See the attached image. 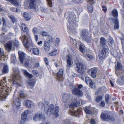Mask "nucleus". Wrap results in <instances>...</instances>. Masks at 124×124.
Returning <instances> with one entry per match:
<instances>
[{
  "label": "nucleus",
  "instance_id": "nucleus-26",
  "mask_svg": "<svg viewBox=\"0 0 124 124\" xmlns=\"http://www.w3.org/2000/svg\"><path fill=\"white\" fill-rule=\"evenodd\" d=\"M23 16L24 19L26 21H28L30 20L31 17L29 14L26 12H24L23 14Z\"/></svg>",
  "mask_w": 124,
  "mask_h": 124
},
{
  "label": "nucleus",
  "instance_id": "nucleus-23",
  "mask_svg": "<svg viewBox=\"0 0 124 124\" xmlns=\"http://www.w3.org/2000/svg\"><path fill=\"white\" fill-rule=\"evenodd\" d=\"M44 48L46 52L48 51L50 49V46L49 43L45 41L44 43Z\"/></svg>",
  "mask_w": 124,
  "mask_h": 124
},
{
  "label": "nucleus",
  "instance_id": "nucleus-39",
  "mask_svg": "<svg viewBox=\"0 0 124 124\" xmlns=\"http://www.w3.org/2000/svg\"><path fill=\"white\" fill-rule=\"evenodd\" d=\"M85 57L87 59L89 60H92L93 59V57L92 55L89 54H86L85 55Z\"/></svg>",
  "mask_w": 124,
  "mask_h": 124
},
{
  "label": "nucleus",
  "instance_id": "nucleus-61",
  "mask_svg": "<svg viewBox=\"0 0 124 124\" xmlns=\"http://www.w3.org/2000/svg\"><path fill=\"white\" fill-rule=\"evenodd\" d=\"M2 21H3V26H6V21H5V20L4 19V18H2Z\"/></svg>",
  "mask_w": 124,
  "mask_h": 124
},
{
  "label": "nucleus",
  "instance_id": "nucleus-15",
  "mask_svg": "<svg viewBox=\"0 0 124 124\" xmlns=\"http://www.w3.org/2000/svg\"><path fill=\"white\" fill-rule=\"evenodd\" d=\"M29 113V111L27 110H25L22 114L21 116V120L23 121V122H25L27 120V117ZM23 122H21L22 123Z\"/></svg>",
  "mask_w": 124,
  "mask_h": 124
},
{
  "label": "nucleus",
  "instance_id": "nucleus-32",
  "mask_svg": "<svg viewBox=\"0 0 124 124\" xmlns=\"http://www.w3.org/2000/svg\"><path fill=\"white\" fill-rule=\"evenodd\" d=\"M39 120H40L44 121L45 119V117L44 114L42 113H38Z\"/></svg>",
  "mask_w": 124,
  "mask_h": 124
},
{
  "label": "nucleus",
  "instance_id": "nucleus-33",
  "mask_svg": "<svg viewBox=\"0 0 124 124\" xmlns=\"http://www.w3.org/2000/svg\"><path fill=\"white\" fill-rule=\"evenodd\" d=\"M13 102L17 107H19L20 105V100L17 98Z\"/></svg>",
  "mask_w": 124,
  "mask_h": 124
},
{
  "label": "nucleus",
  "instance_id": "nucleus-9",
  "mask_svg": "<svg viewBox=\"0 0 124 124\" xmlns=\"http://www.w3.org/2000/svg\"><path fill=\"white\" fill-rule=\"evenodd\" d=\"M82 86L81 84L79 85H78V88H73V89L72 93H73L75 95H77L79 96H81L83 95V93L82 91L79 89Z\"/></svg>",
  "mask_w": 124,
  "mask_h": 124
},
{
  "label": "nucleus",
  "instance_id": "nucleus-29",
  "mask_svg": "<svg viewBox=\"0 0 124 124\" xmlns=\"http://www.w3.org/2000/svg\"><path fill=\"white\" fill-rule=\"evenodd\" d=\"M80 105V104L79 101H77L71 103V104L70 105L69 107L70 108L75 107L79 106Z\"/></svg>",
  "mask_w": 124,
  "mask_h": 124
},
{
  "label": "nucleus",
  "instance_id": "nucleus-53",
  "mask_svg": "<svg viewBox=\"0 0 124 124\" xmlns=\"http://www.w3.org/2000/svg\"><path fill=\"white\" fill-rule=\"evenodd\" d=\"M13 12H19L20 11V10H18L16 8H12L10 9Z\"/></svg>",
  "mask_w": 124,
  "mask_h": 124
},
{
  "label": "nucleus",
  "instance_id": "nucleus-58",
  "mask_svg": "<svg viewBox=\"0 0 124 124\" xmlns=\"http://www.w3.org/2000/svg\"><path fill=\"white\" fill-rule=\"evenodd\" d=\"M4 54V51L2 48H0V58Z\"/></svg>",
  "mask_w": 124,
  "mask_h": 124
},
{
  "label": "nucleus",
  "instance_id": "nucleus-8",
  "mask_svg": "<svg viewBox=\"0 0 124 124\" xmlns=\"http://www.w3.org/2000/svg\"><path fill=\"white\" fill-rule=\"evenodd\" d=\"M115 73L117 76L120 75L124 73V71L122 69V65L119 62L117 63L116 65Z\"/></svg>",
  "mask_w": 124,
  "mask_h": 124
},
{
  "label": "nucleus",
  "instance_id": "nucleus-22",
  "mask_svg": "<svg viewBox=\"0 0 124 124\" xmlns=\"http://www.w3.org/2000/svg\"><path fill=\"white\" fill-rule=\"evenodd\" d=\"M89 35L90 34H89L88 31L86 30H84L82 31L81 37L83 39Z\"/></svg>",
  "mask_w": 124,
  "mask_h": 124
},
{
  "label": "nucleus",
  "instance_id": "nucleus-19",
  "mask_svg": "<svg viewBox=\"0 0 124 124\" xmlns=\"http://www.w3.org/2000/svg\"><path fill=\"white\" fill-rule=\"evenodd\" d=\"M31 51L32 53L34 55H38L39 54L40 51L37 48H31Z\"/></svg>",
  "mask_w": 124,
  "mask_h": 124
},
{
  "label": "nucleus",
  "instance_id": "nucleus-4",
  "mask_svg": "<svg viewBox=\"0 0 124 124\" xmlns=\"http://www.w3.org/2000/svg\"><path fill=\"white\" fill-rule=\"evenodd\" d=\"M13 70L12 82L14 85H19V80L21 78V77L19 75L20 71L17 68H14Z\"/></svg>",
  "mask_w": 124,
  "mask_h": 124
},
{
  "label": "nucleus",
  "instance_id": "nucleus-57",
  "mask_svg": "<svg viewBox=\"0 0 124 124\" xmlns=\"http://www.w3.org/2000/svg\"><path fill=\"white\" fill-rule=\"evenodd\" d=\"M39 108H42L43 107V103L41 101L39 102Z\"/></svg>",
  "mask_w": 124,
  "mask_h": 124
},
{
  "label": "nucleus",
  "instance_id": "nucleus-21",
  "mask_svg": "<svg viewBox=\"0 0 124 124\" xmlns=\"http://www.w3.org/2000/svg\"><path fill=\"white\" fill-rule=\"evenodd\" d=\"M32 32L34 35L35 40L36 41H37L38 39V35L37 34L38 32L37 28L36 27L33 28L32 30Z\"/></svg>",
  "mask_w": 124,
  "mask_h": 124
},
{
  "label": "nucleus",
  "instance_id": "nucleus-36",
  "mask_svg": "<svg viewBox=\"0 0 124 124\" xmlns=\"http://www.w3.org/2000/svg\"><path fill=\"white\" fill-rule=\"evenodd\" d=\"M112 14L115 17L117 18L118 16V12L117 10L116 9L113 10L112 12Z\"/></svg>",
  "mask_w": 124,
  "mask_h": 124
},
{
  "label": "nucleus",
  "instance_id": "nucleus-45",
  "mask_svg": "<svg viewBox=\"0 0 124 124\" xmlns=\"http://www.w3.org/2000/svg\"><path fill=\"white\" fill-rule=\"evenodd\" d=\"M49 105L48 102L47 101H45L43 103V106L45 109H46V108L48 107Z\"/></svg>",
  "mask_w": 124,
  "mask_h": 124
},
{
  "label": "nucleus",
  "instance_id": "nucleus-37",
  "mask_svg": "<svg viewBox=\"0 0 124 124\" xmlns=\"http://www.w3.org/2000/svg\"><path fill=\"white\" fill-rule=\"evenodd\" d=\"M8 68L7 65H5L3 67L2 72L3 73H8Z\"/></svg>",
  "mask_w": 124,
  "mask_h": 124
},
{
  "label": "nucleus",
  "instance_id": "nucleus-18",
  "mask_svg": "<svg viewBox=\"0 0 124 124\" xmlns=\"http://www.w3.org/2000/svg\"><path fill=\"white\" fill-rule=\"evenodd\" d=\"M97 69L95 68H92L89 70V72H91V76L93 78H95L96 76Z\"/></svg>",
  "mask_w": 124,
  "mask_h": 124
},
{
  "label": "nucleus",
  "instance_id": "nucleus-47",
  "mask_svg": "<svg viewBox=\"0 0 124 124\" xmlns=\"http://www.w3.org/2000/svg\"><path fill=\"white\" fill-rule=\"evenodd\" d=\"M39 116L38 113L36 114L34 116L33 118V120L34 121H37L39 120Z\"/></svg>",
  "mask_w": 124,
  "mask_h": 124
},
{
  "label": "nucleus",
  "instance_id": "nucleus-6",
  "mask_svg": "<svg viewBox=\"0 0 124 124\" xmlns=\"http://www.w3.org/2000/svg\"><path fill=\"white\" fill-rule=\"evenodd\" d=\"M59 107H55L53 104H51L49 106L47 112V115H50L51 114L55 115L59 111Z\"/></svg>",
  "mask_w": 124,
  "mask_h": 124
},
{
  "label": "nucleus",
  "instance_id": "nucleus-2",
  "mask_svg": "<svg viewBox=\"0 0 124 124\" xmlns=\"http://www.w3.org/2000/svg\"><path fill=\"white\" fill-rule=\"evenodd\" d=\"M100 41L101 44L104 45L103 46V48L99 54L100 59L101 60H102L107 56V55L108 53V46L105 45L106 41L104 38L103 37H101Z\"/></svg>",
  "mask_w": 124,
  "mask_h": 124
},
{
  "label": "nucleus",
  "instance_id": "nucleus-31",
  "mask_svg": "<svg viewBox=\"0 0 124 124\" xmlns=\"http://www.w3.org/2000/svg\"><path fill=\"white\" fill-rule=\"evenodd\" d=\"M114 27L115 29H118L119 28V22L117 18L115 19L114 23Z\"/></svg>",
  "mask_w": 124,
  "mask_h": 124
},
{
  "label": "nucleus",
  "instance_id": "nucleus-52",
  "mask_svg": "<svg viewBox=\"0 0 124 124\" xmlns=\"http://www.w3.org/2000/svg\"><path fill=\"white\" fill-rule=\"evenodd\" d=\"M90 86L91 87L93 88H95V84L93 83L92 81V82L89 84Z\"/></svg>",
  "mask_w": 124,
  "mask_h": 124
},
{
  "label": "nucleus",
  "instance_id": "nucleus-24",
  "mask_svg": "<svg viewBox=\"0 0 124 124\" xmlns=\"http://www.w3.org/2000/svg\"><path fill=\"white\" fill-rule=\"evenodd\" d=\"M22 71L26 76L29 78V79H31L33 77V75L29 73L27 70L24 69H23Z\"/></svg>",
  "mask_w": 124,
  "mask_h": 124
},
{
  "label": "nucleus",
  "instance_id": "nucleus-62",
  "mask_svg": "<svg viewBox=\"0 0 124 124\" xmlns=\"http://www.w3.org/2000/svg\"><path fill=\"white\" fill-rule=\"evenodd\" d=\"M45 63H46V64L47 65H48L49 63V62L47 58H45Z\"/></svg>",
  "mask_w": 124,
  "mask_h": 124
},
{
  "label": "nucleus",
  "instance_id": "nucleus-25",
  "mask_svg": "<svg viewBox=\"0 0 124 124\" xmlns=\"http://www.w3.org/2000/svg\"><path fill=\"white\" fill-rule=\"evenodd\" d=\"M22 27L24 33H23L22 34H25V35H26L27 34V33L29 35L28 32V29L26 26L24 24H22Z\"/></svg>",
  "mask_w": 124,
  "mask_h": 124
},
{
  "label": "nucleus",
  "instance_id": "nucleus-16",
  "mask_svg": "<svg viewBox=\"0 0 124 124\" xmlns=\"http://www.w3.org/2000/svg\"><path fill=\"white\" fill-rule=\"evenodd\" d=\"M63 73V70L62 69H60L57 74V79L59 81H62L63 78L62 75Z\"/></svg>",
  "mask_w": 124,
  "mask_h": 124
},
{
  "label": "nucleus",
  "instance_id": "nucleus-28",
  "mask_svg": "<svg viewBox=\"0 0 124 124\" xmlns=\"http://www.w3.org/2000/svg\"><path fill=\"white\" fill-rule=\"evenodd\" d=\"M70 96L67 94H63L62 96V101L64 102H67V100L69 98Z\"/></svg>",
  "mask_w": 124,
  "mask_h": 124
},
{
  "label": "nucleus",
  "instance_id": "nucleus-43",
  "mask_svg": "<svg viewBox=\"0 0 124 124\" xmlns=\"http://www.w3.org/2000/svg\"><path fill=\"white\" fill-rule=\"evenodd\" d=\"M88 9L89 11L92 13L93 12V8L91 4H89L88 5Z\"/></svg>",
  "mask_w": 124,
  "mask_h": 124
},
{
  "label": "nucleus",
  "instance_id": "nucleus-46",
  "mask_svg": "<svg viewBox=\"0 0 124 124\" xmlns=\"http://www.w3.org/2000/svg\"><path fill=\"white\" fill-rule=\"evenodd\" d=\"M32 72L33 75L36 77H38L39 76V72L37 70H33L32 71Z\"/></svg>",
  "mask_w": 124,
  "mask_h": 124
},
{
  "label": "nucleus",
  "instance_id": "nucleus-41",
  "mask_svg": "<svg viewBox=\"0 0 124 124\" xmlns=\"http://www.w3.org/2000/svg\"><path fill=\"white\" fill-rule=\"evenodd\" d=\"M31 79H29L30 80L28 83V85L30 86H33L35 83V81L34 80H30Z\"/></svg>",
  "mask_w": 124,
  "mask_h": 124
},
{
  "label": "nucleus",
  "instance_id": "nucleus-11",
  "mask_svg": "<svg viewBox=\"0 0 124 124\" xmlns=\"http://www.w3.org/2000/svg\"><path fill=\"white\" fill-rule=\"evenodd\" d=\"M28 1H30V3L29 6V8L32 9L38 10V7L35 4V2H39L40 0H27Z\"/></svg>",
  "mask_w": 124,
  "mask_h": 124
},
{
  "label": "nucleus",
  "instance_id": "nucleus-17",
  "mask_svg": "<svg viewBox=\"0 0 124 124\" xmlns=\"http://www.w3.org/2000/svg\"><path fill=\"white\" fill-rule=\"evenodd\" d=\"M13 43V41H8L7 42L6 44L4 45L6 50L9 51L11 49Z\"/></svg>",
  "mask_w": 124,
  "mask_h": 124
},
{
  "label": "nucleus",
  "instance_id": "nucleus-44",
  "mask_svg": "<svg viewBox=\"0 0 124 124\" xmlns=\"http://www.w3.org/2000/svg\"><path fill=\"white\" fill-rule=\"evenodd\" d=\"M9 17L12 20L13 23H14L16 22L17 21V19H16L12 15H11L9 16Z\"/></svg>",
  "mask_w": 124,
  "mask_h": 124
},
{
  "label": "nucleus",
  "instance_id": "nucleus-48",
  "mask_svg": "<svg viewBox=\"0 0 124 124\" xmlns=\"http://www.w3.org/2000/svg\"><path fill=\"white\" fill-rule=\"evenodd\" d=\"M19 93L20 96L21 98H23L25 97V95L23 92L22 91H20Z\"/></svg>",
  "mask_w": 124,
  "mask_h": 124
},
{
  "label": "nucleus",
  "instance_id": "nucleus-56",
  "mask_svg": "<svg viewBox=\"0 0 124 124\" xmlns=\"http://www.w3.org/2000/svg\"><path fill=\"white\" fill-rule=\"evenodd\" d=\"M19 42L18 41L16 40L15 41H13V45H15L18 46L19 45Z\"/></svg>",
  "mask_w": 124,
  "mask_h": 124
},
{
  "label": "nucleus",
  "instance_id": "nucleus-5",
  "mask_svg": "<svg viewBox=\"0 0 124 124\" xmlns=\"http://www.w3.org/2000/svg\"><path fill=\"white\" fill-rule=\"evenodd\" d=\"M25 35V34H22L20 37V39L22 41L24 46L26 49H29L31 47V44L30 43V38L29 35Z\"/></svg>",
  "mask_w": 124,
  "mask_h": 124
},
{
  "label": "nucleus",
  "instance_id": "nucleus-34",
  "mask_svg": "<svg viewBox=\"0 0 124 124\" xmlns=\"http://www.w3.org/2000/svg\"><path fill=\"white\" fill-rule=\"evenodd\" d=\"M79 45L78 46H79V49L81 52L82 53L84 52L85 49V46L83 44L81 43H80L79 44Z\"/></svg>",
  "mask_w": 124,
  "mask_h": 124
},
{
  "label": "nucleus",
  "instance_id": "nucleus-35",
  "mask_svg": "<svg viewBox=\"0 0 124 124\" xmlns=\"http://www.w3.org/2000/svg\"><path fill=\"white\" fill-rule=\"evenodd\" d=\"M83 39L86 41L87 42L90 43L91 42L92 38L90 35L84 38Z\"/></svg>",
  "mask_w": 124,
  "mask_h": 124
},
{
  "label": "nucleus",
  "instance_id": "nucleus-7",
  "mask_svg": "<svg viewBox=\"0 0 124 124\" xmlns=\"http://www.w3.org/2000/svg\"><path fill=\"white\" fill-rule=\"evenodd\" d=\"M101 119L105 121H113L115 120L114 117L110 115L108 113L102 114L101 115Z\"/></svg>",
  "mask_w": 124,
  "mask_h": 124
},
{
  "label": "nucleus",
  "instance_id": "nucleus-64",
  "mask_svg": "<svg viewBox=\"0 0 124 124\" xmlns=\"http://www.w3.org/2000/svg\"><path fill=\"white\" fill-rule=\"evenodd\" d=\"M105 105V102L103 101L101 102L100 103V106L102 107H104Z\"/></svg>",
  "mask_w": 124,
  "mask_h": 124
},
{
  "label": "nucleus",
  "instance_id": "nucleus-12",
  "mask_svg": "<svg viewBox=\"0 0 124 124\" xmlns=\"http://www.w3.org/2000/svg\"><path fill=\"white\" fill-rule=\"evenodd\" d=\"M19 56L20 62L22 63H23L26 60V54L23 52L19 51L18 52Z\"/></svg>",
  "mask_w": 124,
  "mask_h": 124
},
{
  "label": "nucleus",
  "instance_id": "nucleus-59",
  "mask_svg": "<svg viewBox=\"0 0 124 124\" xmlns=\"http://www.w3.org/2000/svg\"><path fill=\"white\" fill-rule=\"evenodd\" d=\"M60 42V39L59 38H56L55 40L56 45H58L59 44Z\"/></svg>",
  "mask_w": 124,
  "mask_h": 124
},
{
  "label": "nucleus",
  "instance_id": "nucleus-51",
  "mask_svg": "<svg viewBox=\"0 0 124 124\" xmlns=\"http://www.w3.org/2000/svg\"><path fill=\"white\" fill-rule=\"evenodd\" d=\"M109 98V95L108 94H106L105 96V101L107 103H108Z\"/></svg>",
  "mask_w": 124,
  "mask_h": 124
},
{
  "label": "nucleus",
  "instance_id": "nucleus-3",
  "mask_svg": "<svg viewBox=\"0 0 124 124\" xmlns=\"http://www.w3.org/2000/svg\"><path fill=\"white\" fill-rule=\"evenodd\" d=\"M4 82L1 81L0 83V101H3L6 99L7 96H8V94L10 91L9 87H8L6 88L4 87V88H2V86L3 85Z\"/></svg>",
  "mask_w": 124,
  "mask_h": 124
},
{
  "label": "nucleus",
  "instance_id": "nucleus-54",
  "mask_svg": "<svg viewBox=\"0 0 124 124\" xmlns=\"http://www.w3.org/2000/svg\"><path fill=\"white\" fill-rule=\"evenodd\" d=\"M31 62L29 60L26 61L24 63L25 66L26 67H28Z\"/></svg>",
  "mask_w": 124,
  "mask_h": 124
},
{
  "label": "nucleus",
  "instance_id": "nucleus-27",
  "mask_svg": "<svg viewBox=\"0 0 124 124\" xmlns=\"http://www.w3.org/2000/svg\"><path fill=\"white\" fill-rule=\"evenodd\" d=\"M69 113L70 115L74 116H77L79 113L78 111H75L73 109L70 110L69 111Z\"/></svg>",
  "mask_w": 124,
  "mask_h": 124
},
{
  "label": "nucleus",
  "instance_id": "nucleus-30",
  "mask_svg": "<svg viewBox=\"0 0 124 124\" xmlns=\"http://www.w3.org/2000/svg\"><path fill=\"white\" fill-rule=\"evenodd\" d=\"M58 53V52L57 50L56 49H54L50 52L49 53V55L50 56H54L57 54Z\"/></svg>",
  "mask_w": 124,
  "mask_h": 124
},
{
  "label": "nucleus",
  "instance_id": "nucleus-14",
  "mask_svg": "<svg viewBox=\"0 0 124 124\" xmlns=\"http://www.w3.org/2000/svg\"><path fill=\"white\" fill-rule=\"evenodd\" d=\"M66 59L67 62V66L68 67H70L73 64V61L71 56L67 55L66 57Z\"/></svg>",
  "mask_w": 124,
  "mask_h": 124
},
{
  "label": "nucleus",
  "instance_id": "nucleus-38",
  "mask_svg": "<svg viewBox=\"0 0 124 124\" xmlns=\"http://www.w3.org/2000/svg\"><path fill=\"white\" fill-rule=\"evenodd\" d=\"M85 110L86 114H90L92 113L90 109V108L89 107H85Z\"/></svg>",
  "mask_w": 124,
  "mask_h": 124
},
{
  "label": "nucleus",
  "instance_id": "nucleus-10",
  "mask_svg": "<svg viewBox=\"0 0 124 124\" xmlns=\"http://www.w3.org/2000/svg\"><path fill=\"white\" fill-rule=\"evenodd\" d=\"M76 68L78 72L81 74H83L84 73L85 65L80 62L76 63Z\"/></svg>",
  "mask_w": 124,
  "mask_h": 124
},
{
  "label": "nucleus",
  "instance_id": "nucleus-13",
  "mask_svg": "<svg viewBox=\"0 0 124 124\" xmlns=\"http://www.w3.org/2000/svg\"><path fill=\"white\" fill-rule=\"evenodd\" d=\"M23 104L26 107L28 108H31L35 106L33 102L30 100L24 101Z\"/></svg>",
  "mask_w": 124,
  "mask_h": 124
},
{
  "label": "nucleus",
  "instance_id": "nucleus-42",
  "mask_svg": "<svg viewBox=\"0 0 124 124\" xmlns=\"http://www.w3.org/2000/svg\"><path fill=\"white\" fill-rule=\"evenodd\" d=\"M85 82L87 84H90L92 81L91 78L88 77H86L85 78Z\"/></svg>",
  "mask_w": 124,
  "mask_h": 124
},
{
  "label": "nucleus",
  "instance_id": "nucleus-63",
  "mask_svg": "<svg viewBox=\"0 0 124 124\" xmlns=\"http://www.w3.org/2000/svg\"><path fill=\"white\" fill-rule=\"evenodd\" d=\"M49 5L50 6H51L52 4V2L51 0H47Z\"/></svg>",
  "mask_w": 124,
  "mask_h": 124
},
{
  "label": "nucleus",
  "instance_id": "nucleus-20",
  "mask_svg": "<svg viewBox=\"0 0 124 124\" xmlns=\"http://www.w3.org/2000/svg\"><path fill=\"white\" fill-rule=\"evenodd\" d=\"M118 78L116 83L118 84L121 85H122L124 83V76H121Z\"/></svg>",
  "mask_w": 124,
  "mask_h": 124
},
{
  "label": "nucleus",
  "instance_id": "nucleus-55",
  "mask_svg": "<svg viewBox=\"0 0 124 124\" xmlns=\"http://www.w3.org/2000/svg\"><path fill=\"white\" fill-rule=\"evenodd\" d=\"M42 35L44 36H46L48 35V33L46 31H43L41 33Z\"/></svg>",
  "mask_w": 124,
  "mask_h": 124
},
{
  "label": "nucleus",
  "instance_id": "nucleus-1",
  "mask_svg": "<svg viewBox=\"0 0 124 124\" xmlns=\"http://www.w3.org/2000/svg\"><path fill=\"white\" fill-rule=\"evenodd\" d=\"M76 16L73 12H70L67 19L69 20V23L67 25L69 27V32L70 33L74 34L76 32L75 30L76 26L75 24L76 22Z\"/></svg>",
  "mask_w": 124,
  "mask_h": 124
},
{
  "label": "nucleus",
  "instance_id": "nucleus-60",
  "mask_svg": "<svg viewBox=\"0 0 124 124\" xmlns=\"http://www.w3.org/2000/svg\"><path fill=\"white\" fill-rule=\"evenodd\" d=\"M64 124H70V123L69 120L68 119H66L65 120L64 122Z\"/></svg>",
  "mask_w": 124,
  "mask_h": 124
},
{
  "label": "nucleus",
  "instance_id": "nucleus-40",
  "mask_svg": "<svg viewBox=\"0 0 124 124\" xmlns=\"http://www.w3.org/2000/svg\"><path fill=\"white\" fill-rule=\"evenodd\" d=\"M11 62L14 63L16 62V56L14 54H12L11 55Z\"/></svg>",
  "mask_w": 124,
  "mask_h": 124
},
{
  "label": "nucleus",
  "instance_id": "nucleus-50",
  "mask_svg": "<svg viewBox=\"0 0 124 124\" xmlns=\"http://www.w3.org/2000/svg\"><path fill=\"white\" fill-rule=\"evenodd\" d=\"M73 2L75 3H81L83 2V0H72Z\"/></svg>",
  "mask_w": 124,
  "mask_h": 124
},
{
  "label": "nucleus",
  "instance_id": "nucleus-49",
  "mask_svg": "<svg viewBox=\"0 0 124 124\" xmlns=\"http://www.w3.org/2000/svg\"><path fill=\"white\" fill-rule=\"evenodd\" d=\"M102 99V97L101 96H99L95 99V101L97 102H98L101 101Z\"/></svg>",
  "mask_w": 124,
  "mask_h": 124
}]
</instances>
